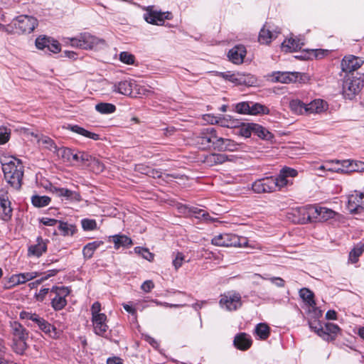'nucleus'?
<instances>
[{
	"instance_id": "f257e3e1",
	"label": "nucleus",
	"mask_w": 364,
	"mask_h": 364,
	"mask_svg": "<svg viewBox=\"0 0 364 364\" xmlns=\"http://www.w3.org/2000/svg\"><path fill=\"white\" fill-rule=\"evenodd\" d=\"M2 171L6 181L16 190L21 187L23 176V166L21 161L14 157L1 162Z\"/></svg>"
},
{
	"instance_id": "f03ea898",
	"label": "nucleus",
	"mask_w": 364,
	"mask_h": 364,
	"mask_svg": "<svg viewBox=\"0 0 364 364\" xmlns=\"http://www.w3.org/2000/svg\"><path fill=\"white\" fill-rule=\"evenodd\" d=\"M221 136H218L217 131L213 127L203 129L196 137V141L202 149H214L218 151Z\"/></svg>"
},
{
	"instance_id": "7ed1b4c3",
	"label": "nucleus",
	"mask_w": 364,
	"mask_h": 364,
	"mask_svg": "<svg viewBox=\"0 0 364 364\" xmlns=\"http://www.w3.org/2000/svg\"><path fill=\"white\" fill-rule=\"evenodd\" d=\"M309 326L318 336L327 341H334L340 331L338 326L332 323L322 325L319 322H309Z\"/></svg>"
},
{
	"instance_id": "20e7f679",
	"label": "nucleus",
	"mask_w": 364,
	"mask_h": 364,
	"mask_svg": "<svg viewBox=\"0 0 364 364\" xmlns=\"http://www.w3.org/2000/svg\"><path fill=\"white\" fill-rule=\"evenodd\" d=\"M70 45L73 47L82 49H92L99 45H104L105 41L91 35L89 33H82L75 38H70Z\"/></svg>"
},
{
	"instance_id": "39448f33",
	"label": "nucleus",
	"mask_w": 364,
	"mask_h": 364,
	"mask_svg": "<svg viewBox=\"0 0 364 364\" xmlns=\"http://www.w3.org/2000/svg\"><path fill=\"white\" fill-rule=\"evenodd\" d=\"M245 238H240L236 235L224 233L215 236L211 242L213 245L220 247H242L246 244Z\"/></svg>"
},
{
	"instance_id": "423d86ee",
	"label": "nucleus",
	"mask_w": 364,
	"mask_h": 364,
	"mask_svg": "<svg viewBox=\"0 0 364 364\" xmlns=\"http://www.w3.org/2000/svg\"><path fill=\"white\" fill-rule=\"evenodd\" d=\"M363 87V82L360 78L346 77L343 82V95L345 98L352 100L360 92Z\"/></svg>"
},
{
	"instance_id": "0eeeda50",
	"label": "nucleus",
	"mask_w": 364,
	"mask_h": 364,
	"mask_svg": "<svg viewBox=\"0 0 364 364\" xmlns=\"http://www.w3.org/2000/svg\"><path fill=\"white\" fill-rule=\"evenodd\" d=\"M62 157L70 162L75 161L82 165H86L89 164L92 160V156L85 151H77L74 150L63 147L60 149Z\"/></svg>"
},
{
	"instance_id": "6e6552de",
	"label": "nucleus",
	"mask_w": 364,
	"mask_h": 364,
	"mask_svg": "<svg viewBox=\"0 0 364 364\" xmlns=\"http://www.w3.org/2000/svg\"><path fill=\"white\" fill-rule=\"evenodd\" d=\"M50 293L55 296L51 299V306L55 311L63 309L67 305L66 297L70 294V289L65 287H53Z\"/></svg>"
},
{
	"instance_id": "1a4fd4ad",
	"label": "nucleus",
	"mask_w": 364,
	"mask_h": 364,
	"mask_svg": "<svg viewBox=\"0 0 364 364\" xmlns=\"http://www.w3.org/2000/svg\"><path fill=\"white\" fill-rule=\"evenodd\" d=\"M298 175V171L292 168L284 167L279 171V175L277 177H274L275 191L281 190L282 188L291 185L292 181L289 180L288 177H296Z\"/></svg>"
},
{
	"instance_id": "9d476101",
	"label": "nucleus",
	"mask_w": 364,
	"mask_h": 364,
	"mask_svg": "<svg viewBox=\"0 0 364 364\" xmlns=\"http://www.w3.org/2000/svg\"><path fill=\"white\" fill-rule=\"evenodd\" d=\"M298 175V171L292 168L284 167L279 171V175L277 177H274L275 191L281 190L282 188L291 185L292 181L289 180L288 177H296Z\"/></svg>"
},
{
	"instance_id": "9b49d317",
	"label": "nucleus",
	"mask_w": 364,
	"mask_h": 364,
	"mask_svg": "<svg viewBox=\"0 0 364 364\" xmlns=\"http://www.w3.org/2000/svg\"><path fill=\"white\" fill-rule=\"evenodd\" d=\"M220 304L228 311H235L242 306L241 296L235 292L225 293L221 295Z\"/></svg>"
},
{
	"instance_id": "f8f14e48",
	"label": "nucleus",
	"mask_w": 364,
	"mask_h": 364,
	"mask_svg": "<svg viewBox=\"0 0 364 364\" xmlns=\"http://www.w3.org/2000/svg\"><path fill=\"white\" fill-rule=\"evenodd\" d=\"M14 26L23 33H31L38 26V20L31 16L21 15L14 20Z\"/></svg>"
},
{
	"instance_id": "ddd939ff",
	"label": "nucleus",
	"mask_w": 364,
	"mask_h": 364,
	"mask_svg": "<svg viewBox=\"0 0 364 364\" xmlns=\"http://www.w3.org/2000/svg\"><path fill=\"white\" fill-rule=\"evenodd\" d=\"M219 76L222 77L226 80L232 82L236 85H251L254 82L253 76L250 74L245 75L243 73H233L230 71L220 73Z\"/></svg>"
},
{
	"instance_id": "4468645a",
	"label": "nucleus",
	"mask_w": 364,
	"mask_h": 364,
	"mask_svg": "<svg viewBox=\"0 0 364 364\" xmlns=\"http://www.w3.org/2000/svg\"><path fill=\"white\" fill-rule=\"evenodd\" d=\"M348 210L351 213H359L364 210V193L354 191L348 196Z\"/></svg>"
},
{
	"instance_id": "2eb2a0df",
	"label": "nucleus",
	"mask_w": 364,
	"mask_h": 364,
	"mask_svg": "<svg viewBox=\"0 0 364 364\" xmlns=\"http://www.w3.org/2000/svg\"><path fill=\"white\" fill-rule=\"evenodd\" d=\"M252 188L257 193H271L275 191L273 176L258 179L252 185Z\"/></svg>"
},
{
	"instance_id": "dca6fc26",
	"label": "nucleus",
	"mask_w": 364,
	"mask_h": 364,
	"mask_svg": "<svg viewBox=\"0 0 364 364\" xmlns=\"http://www.w3.org/2000/svg\"><path fill=\"white\" fill-rule=\"evenodd\" d=\"M296 212L299 216L298 222L301 224L316 222L317 210L315 205H307L299 208Z\"/></svg>"
},
{
	"instance_id": "f3484780",
	"label": "nucleus",
	"mask_w": 364,
	"mask_h": 364,
	"mask_svg": "<svg viewBox=\"0 0 364 364\" xmlns=\"http://www.w3.org/2000/svg\"><path fill=\"white\" fill-rule=\"evenodd\" d=\"M94 332L102 337L107 338L108 326L106 315H97L92 318Z\"/></svg>"
},
{
	"instance_id": "a211bd4d",
	"label": "nucleus",
	"mask_w": 364,
	"mask_h": 364,
	"mask_svg": "<svg viewBox=\"0 0 364 364\" xmlns=\"http://www.w3.org/2000/svg\"><path fill=\"white\" fill-rule=\"evenodd\" d=\"M38 275V273L36 272H25V273H21L18 274H14L12 275L9 282L8 284L6 287L7 289H10L12 287L24 284L28 281L32 280L35 278H36Z\"/></svg>"
},
{
	"instance_id": "6ab92c4d",
	"label": "nucleus",
	"mask_w": 364,
	"mask_h": 364,
	"mask_svg": "<svg viewBox=\"0 0 364 364\" xmlns=\"http://www.w3.org/2000/svg\"><path fill=\"white\" fill-rule=\"evenodd\" d=\"M171 14L169 12L162 13L161 11L148 9V12L144 14V19L146 22L155 25H162L165 19H170Z\"/></svg>"
},
{
	"instance_id": "aec40b11",
	"label": "nucleus",
	"mask_w": 364,
	"mask_h": 364,
	"mask_svg": "<svg viewBox=\"0 0 364 364\" xmlns=\"http://www.w3.org/2000/svg\"><path fill=\"white\" fill-rule=\"evenodd\" d=\"M341 168H338L336 171L341 173L364 171V162L360 161L344 160L341 163Z\"/></svg>"
},
{
	"instance_id": "412c9836",
	"label": "nucleus",
	"mask_w": 364,
	"mask_h": 364,
	"mask_svg": "<svg viewBox=\"0 0 364 364\" xmlns=\"http://www.w3.org/2000/svg\"><path fill=\"white\" fill-rule=\"evenodd\" d=\"M246 53L245 47L242 45H237L229 50L228 57L232 63L240 65L243 63Z\"/></svg>"
},
{
	"instance_id": "4be33fe9",
	"label": "nucleus",
	"mask_w": 364,
	"mask_h": 364,
	"mask_svg": "<svg viewBox=\"0 0 364 364\" xmlns=\"http://www.w3.org/2000/svg\"><path fill=\"white\" fill-rule=\"evenodd\" d=\"M362 61L354 55L345 56L341 61V68L343 72L351 73L358 69Z\"/></svg>"
},
{
	"instance_id": "5701e85b",
	"label": "nucleus",
	"mask_w": 364,
	"mask_h": 364,
	"mask_svg": "<svg viewBox=\"0 0 364 364\" xmlns=\"http://www.w3.org/2000/svg\"><path fill=\"white\" fill-rule=\"evenodd\" d=\"M220 145L218 146V151H237L243 149L242 144H238L230 139H225L221 137Z\"/></svg>"
},
{
	"instance_id": "b1692460",
	"label": "nucleus",
	"mask_w": 364,
	"mask_h": 364,
	"mask_svg": "<svg viewBox=\"0 0 364 364\" xmlns=\"http://www.w3.org/2000/svg\"><path fill=\"white\" fill-rule=\"evenodd\" d=\"M299 75L297 72H277L274 77L277 82L291 83L296 82Z\"/></svg>"
},
{
	"instance_id": "393cba45",
	"label": "nucleus",
	"mask_w": 364,
	"mask_h": 364,
	"mask_svg": "<svg viewBox=\"0 0 364 364\" xmlns=\"http://www.w3.org/2000/svg\"><path fill=\"white\" fill-rule=\"evenodd\" d=\"M233 343L237 349L246 350L251 346L252 340L247 334L241 333L235 336Z\"/></svg>"
},
{
	"instance_id": "a878e982",
	"label": "nucleus",
	"mask_w": 364,
	"mask_h": 364,
	"mask_svg": "<svg viewBox=\"0 0 364 364\" xmlns=\"http://www.w3.org/2000/svg\"><path fill=\"white\" fill-rule=\"evenodd\" d=\"M228 161H230V156L224 154H210L204 159V162L210 166L222 164Z\"/></svg>"
},
{
	"instance_id": "bb28decb",
	"label": "nucleus",
	"mask_w": 364,
	"mask_h": 364,
	"mask_svg": "<svg viewBox=\"0 0 364 364\" xmlns=\"http://www.w3.org/2000/svg\"><path fill=\"white\" fill-rule=\"evenodd\" d=\"M134 85H135L134 80H123L114 85L113 91L124 95H131Z\"/></svg>"
},
{
	"instance_id": "cd10ccee",
	"label": "nucleus",
	"mask_w": 364,
	"mask_h": 364,
	"mask_svg": "<svg viewBox=\"0 0 364 364\" xmlns=\"http://www.w3.org/2000/svg\"><path fill=\"white\" fill-rule=\"evenodd\" d=\"M37 243L28 247V255L39 257L47 250L46 242L41 237L37 238Z\"/></svg>"
},
{
	"instance_id": "c85d7f7f",
	"label": "nucleus",
	"mask_w": 364,
	"mask_h": 364,
	"mask_svg": "<svg viewBox=\"0 0 364 364\" xmlns=\"http://www.w3.org/2000/svg\"><path fill=\"white\" fill-rule=\"evenodd\" d=\"M316 208L317 210V213H316V222H325L333 218L336 215L335 211L326 207L316 206Z\"/></svg>"
},
{
	"instance_id": "c756f323",
	"label": "nucleus",
	"mask_w": 364,
	"mask_h": 364,
	"mask_svg": "<svg viewBox=\"0 0 364 364\" xmlns=\"http://www.w3.org/2000/svg\"><path fill=\"white\" fill-rule=\"evenodd\" d=\"M14 340L26 341L28 338V331L18 322L12 324Z\"/></svg>"
},
{
	"instance_id": "7c9ffc66",
	"label": "nucleus",
	"mask_w": 364,
	"mask_h": 364,
	"mask_svg": "<svg viewBox=\"0 0 364 364\" xmlns=\"http://www.w3.org/2000/svg\"><path fill=\"white\" fill-rule=\"evenodd\" d=\"M68 129L74 133L82 135V136L89 138V139H92L95 141H97L100 139L99 134L94 133V132H91L84 129L83 127H81L77 125V124H75V125L70 124V125H68Z\"/></svg>"
},
{
	"instance_id": "2f4dec72",
	"label": "nucleus",
	"mask_w": 364,
	"mask_h": 364,
	"mask_svg": "<svg viewBox=\"0 0 364 364\" xmlns=\"http://www.w3.org/2000/svg\"><path fill=\"white\" fill-rule=\"evenodd\" d=\"M282 48L287 52H294L300 50L303 46V43L299 40H296L293 38L284 40L282 44Z\"/></svg>"
},
{
	"instance_id": "473e14b6",
	"label": "nucleus",
	"mask_w": 364,
	"mask_h": 364,
	"mask_svg": "<svg viewBox=\"0 0 364 364\" xmlns=\"http://www.w3.org/2000/svg\"><path fill=\"white\" fill-rule=\"evenodd\" d=\"M38 326L43 332H44L50 337L53 338H56L58 337V333L57 332L55 327L51 325L44 318H43L41 323H38Z\"/></svg>"
},
{
	"instance_id": "72a5a7b5",
	"label": "nucleus",
	"mask_w": 364,
	"mask_h": 364,
	"mask_svg": "<svg viewBox=\"0 0 364 364\" xmlns=\"http://www.w3.org/2000/svg\"><path fill=\"white\" fill-rule=\"evenodd\" d=\"M307 113H320L326 109V103L318 99L306 104Z\"/></svg>"
},
{
	"instance_id": "f704fd0d",
	"label": "nucleus",
	"mask_w": 364,
	"mask_h": 364,
	"mask_svg": "<svg viewBox=\"0 0 364 364\" xmlns=\"http://www.w3.org/2000/svg\"><path fill=\"white\" fill-rule=\"evenodd\" d=\"M104 244V242L100 240L94 241L92 242L87 243L82 250V254L84 257L90 259L95 251L100 247L101 245Z\"/></svg>"
},
{
	"instance_id": "c9c22d12",
	"label": "nucleus",
	"mask_w": 364,
	"mask_h": 364,
	"mask_svg": "<svg viewBox=\"0 0 364 364\" xmlns=\"http://www.w3.org/2000/svg\"><path fill=\"white\" fill-rule=\"evenodd\" d=\"M12 208L9 200L0 201V215L3 220L8 221L12 216Z\"/></svg>"
},
{
	"instance_id": "e433bc0d",
	"label": "nucleus",
	"mask_w": 364,
	"mask_h": 364,
	"mask_svg": "<svg viewBox=\"0 0 364 364\" xmlns=\"http://www.w3.org/2000/svg\"><path fill=\"white\" fill-rule=\"evenodd\" d=\"M251 129H253L254 134L262 139L269 140L272 138V134L259 124L251 123Z\"/></svg>"
},
{
	"instance_id": "4c0bfd02",
	"label": "nucleus",
	"mask_w": 364,
	"mask_h": 364,
	"mask_svg": "<svg viewBox=\"0 0 364 364\" xmlns=\"http://www.w3.org/2000/svg\"><path fill=\"white\" fill-rule=\"evenodd\" d=\"M289 107L291 110L297 114H304L307 113L306 104L298 99L291 100L289 102Z\"/></svg>"
},
{
	"instance_id": "58836bf2",
	"label": "nucleus",
	"mask_w": 364,
	"mask_h": 364,
	"mask_svg": "<svg viewBox=\"0 0 364 364\" xmlns=\"http://www.w3.org/2000/svg\"><path fill=\"white\" fill-rule=\"evenodd\" d=\"M58 230L63 236H72L77 231L75 225L60 220L58 222Z\"/></svg>"
},
{
	"instance_id": "ea45409f",
	"label": "nucleus",
	"mask_w": 364,
	"mask_h": 364,
	"mask_svg": "<svg viewBox=\"0 0 364 364\" xmlns=\"http://www.w3.org/2000/svg\"><path fill=\"white\" fill-rule=\"evenodd\" d=\"M112 237L116 249H119L120 247H128L132 245V240L126 235H117Z\"/></svg>"
},
{
	"instance_id": "a19ab883",
	"label": "nucleus",
	"mask_w": 364,
	"mask_h": 364,
	"mask_svg": "<svg viewBox=\"0 0 364 364\" xmlns=\"http://www.w3.org/2000/svg\"><path fill=\"white\" fill-rule=\"evenodd\" d=\"M276 38V36L271 32L269 29L265 28V26L260 30L259 33L258 40L259 42L263 44L269 43L272 40Z\"/></svg>"
},
{
	"instance_id": "79ce46f5",
	"label": "nucleus",
	"mask_w": 364,
	"mask_h": 364,
	"mask_svg": "<svg viewBox=\"0 0 364 364\" xmlns=\"http://www.w3.org/2000/svg\"><path fill=\"white\" fill-rule=\"evenodd\" d=\"M95 109L100 114H108L114 112L116 107L111 103L100 102L95 105Z\"/></svg>"
},
{
	"instance_id": "37998d69",
	"label": "nucleus",
	"mask_w": 364,
	"mask_h": 364,
	"mask_svg": "<svg viewBox=\"0 0 364 364\" xmlns=\"http://www.w3.org/2000/svg\"><path fill=\"white\" fill-rule=\"evenodd\" d=\"M50 198L47 196H40L38 195L33 196L31 198L32 204L37 208H43L47 206L50 203Z\"/></svg>"
},
{
	"instance_id": "c03bdc74",
	"label": "nucleus",
	"mask_w": 364,
	"mask_h": 364,
	"mask_svg": "<svg viewBox=\"0 0 364 364\" xmlns=\"http://www.w3.org/2000/svg\"><path fill=\"white\" fill-rule=\"evenodd\" d=\"M299 296L310 306H314L316 302L314 299V293L307 288H303L299 291Z\"/></svg>"
},
{
	"instance_id": "a18cd8bd",
	"label": "nucleus",
	"mask_w": 364,
	"mask_h": 364,
	"mask_svg": "<svg viewBox=\"0 0 364 364\" xmlns=\"http://www.w3.org/2000/svg\"><path fill=\"white\" fill-rule=\"evenodd\" d=\"M255 333L262 340L267 339L269 336V327L263 323H260L256 326Z\"/></svg>"
},
{
	"instance_id": "49530a36",
	"label": "nucleus",
	"mask_w": 364,
	"mask_h": 364,
	"mask_svg": "<svg viewBox=\"0 0 364 364\" xmlns=\"http://www.w3.org/2000/svg\"><path fill=\"white\" fill-rule=\"evenodd\" d=\"M148 176L154 178H161L163 180H167L169 178H176V176L171 174L162 173L160 170L152 168H150L149 171L148 172Z\"/></svg>"
},
{
	"instance_id": "de8ad7c7",
	"label": "nucleus",
	"mask_w": 364,
	"mask_h": 364,
	"mask_svg": "<svg viewBox=\"0 0 364 364\" xmlns=\"http://www.w3.org/2000/svg\"><path fill=\"white\" fill-rule=\"evenodd\" d=\"M27 348L26 341L14 340L13 349L17 354H23Z\"/></svg>"
},
{
	"instance_id": "09e8293b",
	"label": "nucleus",
	"mask_w": 364,
	"mask_h": 364,
	"mask_svg": "<svg viewBox=\"0 0 364 364\" xmlns=\"http://www.w3.org/2000/svg\"><path fill=\"white\" fill-rule=\"evenodd\" d=\"M269 112V109L266 106L255 103L250 107V114H268Z\"/></svg>"
},
{
	"instance_id": "8fccbe9b",
	"label": "nucleus",
	"mask_w": 364,
	"mask_h": 364,
	"mask_svg": "<svg viewBox=\"0 0 364 364\" xmlns=\"http://www.w3.org/2000/svg\"><path fill=\"white\" fill-rule=\"evenodd\" d=\"M51 38L46 36H41L36 39V46L40 50L47 49Z\"/></svg>"
},
{
	"instance_id": "3c124183",
	"label": "nucleus",
	"mask_w": 364,
	"mask_h": 364,
	"mask_svg": "<svg viewBox=\"0 0 364 364\" xmlns=\"http://www.w3.org/2000/svg\"><path fill=\"white\" fill-rule=\"evenodd\" d=\"M82 228L85 231H90L97 229V222L94 219L85 218L81 220Z\"/></svg>"
},
{
	"instance_id": "603ef678",
	"label": "nucleus",
	"mask_w": 364,
	"mask_h": 364,
	"mask_svg": "<svg viewBox=\"0 0 364 364\" xmlns=\"http://www.w3.org/2000/svg\"><path fill=\"white\" fill-rule=\"evenodd\" d=\"M135 253L141 255V257L148 261H151L154 259V255L149 251L146 248L136 247L134 248Z\"/></svg>"
},
{
	"instance_id": "864d4df0",
	"label": "nucleus",
	"mask_w": 364,
	"mask_h": 364,
	"mask_svg": "<svg viewBox=\"0 0 364 364\" xmlns=\"http://www.w3.org/2000/svg\"><path fill=\"white\" fill-rule=\"evenodd\" d=\"M119 60L125 64L133 65L134 63L135 57L132 53L124 51L120 53Z\"/></svg>"
},
{
	"instance_id": "5fc2aeb1",
	"label": "nucleus",
	"mask_w": 364,
	"mask_h": 364,
	"mask_svg": "<svg viewBox=\"0 0 364 364\" xmlns=\"http://www.w3.org/2000/svg\"><path fill=\"white\" fill-rule=\"evenodd\" d=\"M64 198L70 201L79 202L81 200V196L79 193L65 188Z\"/></svg>"
},
{
	"instance_id": "6e6d98bb",
	"label": "nucleus",
	"mask_w": 364,
	"mask_h": 364,
	"mask_svg": "<svg viewBox=\"0 0 364 364\" xmlns=\"http://www.w3.org/2000/svg\"><path fill=\"white\" fill-rule=\"evenodd\" d=\"M228 117H230V116H228ZM216 122L220 124L222 127H236L237 124H238V122H237L234 119H232L231 118L228 119L226 117L220 118V119L216 121Z\"/></svg>"
},
{
	"instance_id": "4d7b16f0",
	"label": "nucleus",
	"mask_w": 364,
	"mask_h": 364,
	"mask_svg": "<svg viewBox=\"0 0 364 364\" xmlns=\"http://www.w3.org/2000/svg\"><path fill=\"white\" fill-rule=\"evenodd\" d=\"M236 111L240 114H249L250 112V105L248 102H242L237 104Z\"/></svg>"
},
{
	"instance_id": "13d9d810",
	"label": "nucleus",
	"mask_w": 364,
	"mask_h": 364,
	"mask_svg": "<svg viewBox=\"0 0 364 364\" xmlns=\"http://www.w3.org/2000/svg\"><path fill=\"white\" fill-rule=\"evenodd\" d=\"M362 254L360 253V250L355 247L349 253L348 262L353 264L356 263L358 261V258Z\"/></svg>"
},
{
	"instance_id": "bf43d9fd",
	"label": "nucleus",
	"mask_w": 364,
	"mask_h": 364,
	"mask_svg": "<svg viewBox=\"0 0 364 364\" xmlns=\"http://www.w3.org/2000/svg\"><path fill=\"white\" fill-rule=\"evenodd\" d=\"M47 50L53 53H58L60 51V45L57 41L50 40Z\"/></svg>"
},
{
	"instance_id": "052dcab7",
	"label": "nucleus",
	"mask_w": 364,
	"mask_h": 364,
	"mask_svg": "<svg viewBox=\"0 0 364 364\" xmlns=\"http://www.w3.org/2000/svg\"><path fill=\"white\" fill-rule=\"evenodd\" d=\"M184 260V256L181 252H177L176 257L173 259V265L176 269L180 268Z\"/></svg>"
},
{
	"instance_id": "680f3d73",
	"label": "nucleus",
	"mask_w": 364,
	"mask_h": 364,
	"mask_svg": "<svg viewBox=\"0 0 364 364\" xmlns=\"http://www.w3.org/2000/svg\"><path fill=\"white\" fill-rule=\"evenodd\" d=\"M253 133V129H251V123L243 125L240 129V134L245 137H249Z\"/></svg>"
},
{
	"instance_id": "e2e57ef3",
	"label": "nucleus",
	"mask_w": 364,
	"mask_h": 364,
	"mask_svg": "<svg viewBox=\"0 0 364 364\" xmlns=\"http://www.w3.org/2000/svg\"><path fill=\"white\" fill-rule=\"evenodd\" d=\"M90 165H92L94 168L96 167L97 171H102L105 168L102 162L93 157H92L90 162L86 164V166Z\"/></svg>"
},
{
	"instance_id": "0e129e2a",
	"label": "nucleus",
	"mask_w": 364,
	"mask_h": 364,
	"mask_svg": "<svg viewBox=\"0 0 364 364\" xmlns=\"http://www.w3.org/2000/svg\"><path fill=\"white\" fill-rule=\"evenodd\" d=\"M9 139V133L5 128H0V144L6 143Z\"/></svg>"
},
{
	"instance_id": "69168bd1",
	"label": "nucleus",
	"mask_w": 364,
	"mask_h": 364,
	"mask_svg": "<svg viewBox=\"0 0 364 364\" xmlns=\"http://www.w3.org/2000/svg\"><path fill=\"white\" fill-rule=\"evenodd\" d=\"M101 310V304L98 301L95 302L91 308L92 318L97 315H105V314L100 313Z\"/></svg>"
},
{
	"instance_id": "338daca9",
	"label": "nucleus",
	"mask_w": 364,
	"mask_h": 364,
	"mask_svg": "<svg viewBox=\"0 0 364 364\" xmlns=\"http://www.w3.org/2000/svg\"><path fill=\"white\" fill-rule=\"evenodd\" d=\"M154 287V284L151 280L145 281L141 286V289L145 292H150Z\"/></svg>"
},
{
	"instance_id": "774afa93",
	"label": "nucleus",
	"mask_w": 364,
	"mask_h": 364,
	"mask_svg": "<svg viewBox=\"0 0 364 364\" xmlns=\"http://www.w3.org/2000/svg\"><path fill=\"white\" fill-rule=\"evenodd\" d=\"M41 223H43L44 225L46 226H54L56 224H58L59 220L53 219V218H43L41 219Z\"/></svg>"
}]
</instances>
